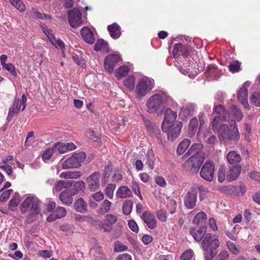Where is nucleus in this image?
Wrapping results in <instances>:
<instances>
[{"label": "nucleus", "instance_id": "f257e3e1", "mask_svg": "<svg viewBox=\"0 0 260 260\" xmlns=\"http://www.w3.org/2000/svg\"><path fill=\"white\" fill-rule=\"evenodd\" d=\"M169 105H171L174 107L178 106V104L174 102L172 98L162 91H159L151 95L147 100L146 104L148 113H155L158 115H161L166 106Z\"/></svg>", "mask_w": 260, "mask_h": 260}, {"label": "nucleus", "instance_id": "f03ea898", "mask_svg": "<svg viewBox=\"0 0 260 260\" xmlns=\"http://www.w3.org/2000/svg\"><path fill=\"white\" fill-rule=\"evenodd\" d=\"M203 145L194 143L189 149L186 155L190 156L185 161L184 167L192 173H197L205 160V154L202 152Z\"/></svg>", "mask_w": 260, "mask_h": 260}, {"label": "nucleus", "instance_id": "7ed1b4c3", "mask_svg": "<svg viewBox=\"0 0 260 260\" xmlns=\"http://www.w3.org/2000/svg\"><path fill=\"white\" fill-rule=\"evenodd\" d=\"M42 202L34 194L26 197L20 206V210L23 213H28L26 221L32 222L35 221L39 215H41Z\"/></svg>", "mask_w": 260, "mask_h": 260}, {"label": "nucleus", "instance_id": "20e7f679", "mask_svg": "<svg viewBox=\"0 0 260 260\" xmlns=\"http://www.w3.org/2000/svg\"><path fill=\"white\" fill-rule=\"evenodd\" d=\"M213 129L217 131L221 142H226L229 140L237 141L240 138L237 124L233 119L231 120L230 127L225 124H218L217 125V129Z\"/></svg>", "mask_w": 260, "mask_h": 260}, {"label": "nucleus", "instance_id": "39448f33", "mask_svg": "<svg viewBox=\"0 0 260 260\" xmlns=\"http://www.w3.org/2000/svg\"><path fill=\"white\" fill-rule=\"evenodd\" d=\"M219 245V241L217 236L210 233H207L205 235L202 241V246L206 260H211L217 254L216 249Z\"/></svg>", "mask_w": 260, "mask_h": 260}, {"label": "nucleus", "instance_id": "423d86ee", "mask_svg": "<svg viewBox=\"0 0 260 260\" xmlns=\"http://www.w3.org/2000/svg\"><path fill=\"white\" fill-rule=\"evenodd\" d=\"M154 87V81L153 79L147 77H143L140 78L138 81L135 92L138 97H143L149 92Z\"/></svg>", "mask_w": 260, "mask_h": 260}, {"label": "nucleus", "instance_id": "0eeeda50", "mask_svg": "<svg viewBox=\"0 0 260 260\" xmlns=\"http://www.w3.org/2000/svg\"><path fill=\"white\" fill-rule=\"evenodd\" d=\"M85 158L86 154L84 152L74 153L62 163V167L64 169L78 168Z\"/></svg>", "mask_w": 260, "mask_h": 260}, {"label": "nucleus", "instance_id": "6e6552de", "mask_svg": "<svg viewBox=\"0 0 260 260\" xmlns=\"http://www.w3.org/2000/svg\"><path fill=\"white\" fill-rule=\"evenodd\" d=\"M214 109V112L218 115L215 116L213 119L212 122V129H217V125L219 124L220 121H230V113L221 105L216 106Z\"/></svg>", "mask_w": 260, "mask_h": 260}, {"label": "nucleus", "instance_id": "1a4fd4ad", "mask_svg": "<svg viewBox=\"0 0 260 260\" xmlns=\"http://www.w3.org/2000/svg\"><path fill=\"white\" fill-rule=\"evenodd\" d=\"M182 127V123L178 121L174 123L166 125L165 127H161L162 131L167 134L168 139L170 141H174L180 135Z\"/></svg>", "mask_w": 260, "mask_h": 260}, {"label": "nucleus", "instance_id": "9d476101", "mask_svg": "<svg viewBox=\"0 0 260 260\" xmlns=\"http://www.w3.org/2000/svg\"><path fill=\"white\" fill-rule=\"evenodd\" d=\"M67 15L68 21L72 27L77 28L82 24L81 13L78 8L69 10Z\"/></svg>", "mask_w": 260, "mask_h": 260}, {"label": "nucleus", "instance_id": "9b49d317", "mask_svg": "<svg viewBox=\"0 0 260 260\" xmlns=\"http://www.w3.org/2000/svg\"><path fill=\"white\" fill-rule=\"evenodd\" d=\"M214 171V164L210 160H207L201 168L200 173V176L204 179L208 181H211L213 179Z\"/></svg>", "mask_w": 260, "mask_h": 260}, {"label": "nucleus", "instance_id": "f8f14e48", "mask_svg": "<svg viewBox=\"0 0 260 260\" xmlns=\"http://www.w3.org/2000/svg\"><path fill=\"white\" fill-rule=\"evenodd\" d=\"M117 221V216L113 214H107L105 217L104 222H99V229L104 232H109L112 229V225Z\"/></svg>", "mask_w": 260, "mask_h": 260}, {"label": "nucleus", "instance_id": "ddd939ff", "mask_svg": "<svg viewBox=\"0 0 260 260\" xmlns=\"http://www.w3.org/2000/svg\"><path fill=\"white\" fill-rule=\"evenodd\" d=\"M249 85L250 82H245L237 92L238 100L245 108L249 107L248 103V87Z\"/></svg>", "mask_w": 260, "mask_h": 260}, {"label": "nucleus", "instance_id": "4468645a", "mask_svg": "<svg viewBox=\"0 0 260 260\" xmlns=\"http://www.w3.org/2000/svg\"><path fill=\"white\" fill-rule=\"evenodd\" d=\"M120 60L121 57L118 54H109L105 59L104 66L105 69L109 73H112L115 64Z\"/></svg>", "mask_w": 260, "mask_h": 260}, {"label": "nucleus", "instance_id": "2eb2a0df", "mask_svg": "<svg viewBox=\"0 0 260 260\" xmlns=\"http://www.w3.org/2000/svg\"><path fill=\"white\" fill-rule=\"evenodd\" d=\"M101 174L99 172H94L86 178V182L91 191L97 190L100 187Z\"/></svg>", "mask_w": 260, "mask_h": 260}, {"label": "nucleus", "instance_id": "dca6fc26", "mask_svg": "<svg viewBox=\"0 0 260 260\" xmlns=\"http://www.w3.org/2000/svg\"><path fill=\"white\" fill-rule=\"evenodd\" d=\"M141 218L149 229L153 230L156 228L157 220L152 213L145 211L141 216Z\"/></svg>", "mask_w": 260, "mask_h": 260}, {"label": "nucleus", "instance_id": "f3484780", "mask_svg": "<svg viewBox=\"0 0 260 260\" xmlns=\"http://www.w3.org/2000/svg\"><path fill=\"white\" fill-rule=\"evenodd\" d=\"M165 117L163 120L161 127H165L166 125L174 123L177 118V113L172 111L170 108H168L165 110Z\"/></svg>", "mask_w": 260, "mask_h": 260}, {"label": "nucleus", "instance_id": "a211bd4d", "mask_svg": "<svg viewBox=\"0 0 260 260\" xmlns=\"http://www.w3.org/2000/svg\"><path fill=\"white\" fill-rule=\"evenodd\" d=\"M66 213L67 211L64 208L58 206L56 208L53 213L47 218V221L48 222H51L56 219L63 217L66 216Z\"/></svg>", "mask_w": 260, "mask_h": 260}, {"label": "nucleus", "instance_id": "6ab92c4d", "mask_svg": "<svg viewBox=\"0 0 260 260\" xmlns=\"http://www.w3.org/2000/svg\"><path fill=\"white\" fill-rule=\"evenodd\" d=\"M197 202V194L188 192L184 198V205L188 209H193Z\"/></svg>", "mask_w": 260, "mask_h": 260}, {"label": "nucleus", "instance_id": "aec40b11", "mask_svg": "<svg viewBox=\"0 0 260 260\" xmlns=\"http://www.w3.org/2000/svg\"><path fill=\"white\" fill-rule=\"evenodd\" d=\"M81 35L83 40L87 43L92 44L95 41L94 35L91 30L87 27L81 29Z\"/></svg>", "mask_w": 260, "mask_h": 260}, {"label": "nucleus", "instance_id": "412c9836", "mask_svg": "<svg viewBox=\"0 0 260 260\" xmlns=\"http://www.w3.org/2000/svg\"><path fill=\"white\" fill-rule=\"evenodd\" d=\"M194 110V105L191 103H187L181 108L179 116L182 119L185 118L187 116L192 115Z\"/></svg>", "mask_w": 260, "mask_h": 260}, {"label": "nucleus", "instance_id": "4be33fe9", "mask_svg": "<svg viewBox=\"0 0 260 260\" xmlns=\"http://www.w3.org/2000/svg\"><path fill=\"white\" fill-rule=\"evenodd\" d=\"M206 232V226H202L197 231L193 228L190 229V234L192 236L194 239L198 242L200 241L205 236Z\"/></svg>", "mask_w": 260, "mask_h": 260}, {"label": "nucleus", "instance_id": "5701e85b", "mask_svg": "<svg viewBox=\"0 0 260 260\" xmlns=\"http://www.w3.org/2000/svg\"><path fill=\"white\" fill-rule=\"evenodd\" d=\"M54 148L56 149L60 153H64L68 151L75 149L76 145L72 142L59 143L54 145Z\"/></svg>", "mask_w": 260, "mask_h": 260}, {"label": "nucleus", "instance_id": "b1692460", "mask_svg": "<svg viewBox=\"0 0 260 260\" xmlns=\"http://www.w3.org/2000/svg\"><path fill=\"white\" fill-rule=\"evenodd\" d=\"M75 211L78 212L84 213L87 211V204L83 198L77 200L74 205Z\"/></svg>", "mask_w": 260, "mask_h": 260}, {"label": "nucleus", "instance_id": "393cba45", "mask_svg": "<svg viewBox=\"0 0 260 260\" xmlns=\"http://www.w3.org/2000/svg\"><path fill=\"white\" fill-rule=\"evenodd\" d=\"M108 30L110 36L114 39H117L121 36L120 27L116 23L108 25Z\"/></svg>", "mask_w": 260, "mask_h": 260}, {"label": "nucleus", "instance_id": "a878e982", "mask_svg": "<svg viewBox=\"0 0 260 260\" xmlns=\"http://www.w3.org/2000/svg\"><path fill=\"white\" fill-rule=\"evenodd\" d=\"M241 172V167L236 166L229 170L226 173V179L228 181H232L236 179Z\"/></svg>", "mask_w": 260, "mask_h": 260}, {"label": "nucleus", "instance_id": "bb28decb", "mask_svg": "<svg viewBox=\"0 0 260 260\" xmlns=\"http://www.w3.org/2000/svg\"><path fill=\"white\" fill-rule=\"evenodd\" d=\"M72 196L70 192L67 191H63L59 194V198L62 204L70 206L72 205L73 201Z\"/></svg>", "mask_w": 260, "mask_h": 260}, {"label": "nucleus", "instance_id": "cd10ccee", "mask_svg": "<svg viewBox=\"0 0 260 260\" xmlns=\"http://www.w3.org/2000/svg\"><path fill=\"white\" fill-rule=\"evenodd\" d=\"M228 162L231 164H236L240 162L241 157L235 151H231L226 155Z\"/></svg>", "mask_w": 260, "mask_h": 260}, {"label": "nucleus", "instance_id": "c85d7f7f", "mask_svg": "<svg viewBox=\"0 0 260 260\" xmlns=\"http://www.w3.org/2000/svg\"><path fill=\"white\" fill-rule=\"evenodd\" d=\"M117 196L119 198H126L132 196V192L127 186L119 187L116 192Z\"/></svg>", "mask_w": 260, "mask_h": 260}, {"label": "nucleus", "instance_id": "c756f323", "mask_svg": "<svg viewBox=\"0 0 260 260\" xmlns=\"http://www.w3.org/2000/svg\"><path fill=\"white\" fill-rule=\"evenodd\" d=\"M85 188V183L83 181H78L76 182L70 189V192L71 195H76L80 191H83Z\"/></svg>", "mask_w": 260, "mask_h": 260}, {"label": "nucleus", "instance_id": "7c9ffc66", "mask_svg": "<svg viewBox=\"0 0 260 260\" xmlns=\"http://www.w3.org/2000/svg\"><path fill=\"white\" fill-rule=\"evenodd\" d=\"M191 143L190 140L184 139L178 145L177 149V153L178 155H181L187 150Z\"/></svg>", "mask_w": 260, "mask_h": 260}, {"label": "nucleus", "instance_id": "2f4dec72", "mask_svg": "<svg viewBox=\"0 0 260 260\" xmlns=\"http://www.w3.org/2000/svg\"><path fill=\"white\" fill-rule=\"evenodd\" d=\"M90 253L95 257V260H106L102 248L98 245L91 249Z\"/></svg>", "mask_w": 260, "mask_h": 260}, {"label": "nucleus", "instance_id": "473e14b6", "mask_svg": "<svg viewBox=\"0 0 260 260\" xmlns=\"http://www.w3.org/2000/svg\"><path fill=\"white\" fill-rule=\"evenodd\" d=\"M94 47V50L96 51H101L106 53L109 51L108 43L102 39L98 40Z\"/></svg>", "mask_w": 260, "mask_h": 260}, {"label": "nucleus", "instance_id": "72a5a7b5", "mask_svg": "<svg viewBox=\"0 0 260 260\" xmlns=\"http://www.w3.org/2000/svg\"><path fill=\"white\" fill-rule=\"evenodd\" d=\"M112 203L109 200L106 199L104 200L101 206L98 210V212L101 215L105 214L109 212L111 209Z\"/></svg>", "mask_w": 260, "mask_h": 260}, {"label": "nucleus", "instance_id": "f704fd0d", "mask_svg": "<svg viewBox=\"0 0 260 260\" xmlns=\"http://www.w3.org/2000/svg\"><path fill=\"white\" fill-rule=\"evenodd\" d=\"M82 173L80 171H68L61 173L59 177L64 179H78L82 176Z\"/></svg>", "mask_w": 260, "mask_h": 260}, {"label": "nucleus", "instance_id": "c9c22d12", "mask_svg": "<svg viewBox=\"0 0 260 260\" xmlns=\"http://www.w3.org/2000/svg\"><path fill=\"white\" fill-rule=\"evenodd\" d=\"M27 13H29L31 16L35 19H50V16L41 13L38 11V10L36 8H32L31 10L29 12H27Z\"/></svg>", "mask_w": 260, "mask_h": 260}, {"label": "nucleus", "instance_id": "e433bc0d", "mask_svg": "<svg viewBox=\"0 0 260 260\" xmlns=\"http://www.w3.org/2000/svg\"><path fill=\"white\" fill-rule=\"evenodd\" d=\"M123 84L129 91H133L135 86V77L133 75L129 76L123 81Z\"/></svg>", "mask_w": 260, "mask_h": 260}, {"label": "nucleus", "instance_id": "4c0bfd02", "mask_svg": "<svg viewBox=\"0 0 260 260\" xmlns=\"http://www.w3.org/2000/svg\"><path fill=\"white\" fill-rule=\"evenodd\" d=\"M207 218V215L203 211L198 213L193 219V223L196 225H199L203 223Z\"/></svg>", "mask_w": 260, "mask_h": 260}, {"label": "nucleus", "instance_id": "58836bf2", "mask_svg": "<svg viewBox=\"0 0 260 260\" xmlns=\"http://www.w3.org/2000/svg\"><path fill=\"white\" fill-rule=\"evenodd\" d=\"M133 206V203L131 200L125 201L122 205V211L125 215H128L131 214Z\"/></svg>", "mask_w": 260, "mask_h": 260}, {"label": "nucleus", "instance_id": "ea45409f", "mask_svg": "<svg viewBox=\"0 0 260 260\" xmlns=\"http://www.w3.org/2000/svg\"><path fill=\"white\" fill-rule=\"evenodd\" d=\"M146 159V164L148 166V167L150 170H152L155 160V156L152 150H149L147 151Z\"/></svg>", "mask_w": 260, "mask_h": 260}, {"label": "nucleus", "instance_id": "a19ab883", "mask_svg": "<svg viewBox=\"0 0 260 260\" xmlns=\"http://www.w3.org/2000/svg\"><path fill=\"white\" fill-rule=\"evenodd\" d=\"M19 202L20 199L19 194L18 193H16L13 196V198L9 202V209L11 211H14L15 208L19 205Z\"/></svg>", "mask_w": 260, "mask_h": 260}, {"label": "nucleus", "instance_id": "79ce46f5", "mask_svg": "<svg viewBox=\"0 0 260 260\" xmlns=\"http://www.w3.org/2000/svg\"><path fill=\"white\" fill-rule=\"evenodd\" d=\"M129 71L128 67L126 66H121L115 71L116 76L120 79L125 76Z\"/></svg>", "mask_w": 260, "mask_h": 260}, {"label": "nucleus", "instance_id": "37998d69", "mask_svg": "<svg viewBox=\"0 0 260 260\" xmlns=\"http://www.w3.org/2000/svg\"><path fill=\"white\" fill-rule=\"evenodd\" d=\"M232 114H230V118H231L233 115H234L237 121H240L243 118V114L242 112L235 106L233 105L232 106ZM232 119L230 118V120Z\"/></svg>", "mask_w": 260, "mask_h": 260}, {"label": "nucleus", "instance_id": "c03bdc74", "mask_svg": "<svg viewBox=\"0 0 260 260\" xmlns=\"http://www.w3.org/2000/svg\"><path fill=\"white\" fill-rule=\"evenodd\" d=\"M116 188L115 184L110 183L108 184L105 189L106 196L109 199H112L113 198L114 191Z\"/></svg>", "mask_w": 260, "mask_h": 260}, {"label": "nucleus", "instance_id": "a18cd8bd", "mask_svg": "<svg viewBox=\"0 0 260 260\" xmlns=\"http://www.w3.org/2000/svg\"><path fill=\"white\" fill-rule=\"evenodd\" d=\"M10 3L20 12H24L25 6L21 0H10Z\"/></svg>", "mask_w": 260, "mask_h": 260}, {"label": "nucleus", "instance_id": "49530a36", "mask_svg": "<svg viewBox=\"0 0 260 260\" xmlns=\"http://www.w3.org/2000/svg\"><path fill=\"white\" fill-rule=\"evenodd\" d=\"M49 41L56 48L59 47L62 49L64 47L63 42L60 39L56 40L54 35L50 36Z\"/></svg>", "mask_w": 260, "mask_h": 260}, {"label": "nucleus", "instance_id": "de8ad7c7", "mask_svg": "<svg viewBox=\"0 0 260 260\" xmlns=\"http://www.w3.org/2000/svg\"><path fill=\"white\" fill-rule=\"evenodd\" d=\"M207 71L211 77H214L215 79L218 78L215 76V74L218 72L216 66L214 64L209 66L207 68Z\"/></svg>", "mask_w": 260, "mask_h": 260}, {"label": "nucleus", "instance_id": "09e8293b", "mask_svg": "<svg viewBox=\"0 0 260 260\" xmlns=\"http://www.w3.org/2000/svg\"><path fill=\"white\" fill-rule=\"evenodd\" d=\"M156 216L158 219L161 222H165L167 219V213L163 210H159L156 213Z\"/></svg>", "mask_w": 260, "mask_h": 260}, {"label": "nucleus", "instance_id": "8fccbe9b", "mask_svg": "<svg viewBox=\"0 0 260 260\" xmlns=\"http://www.w3.org/2000/svg\"><path fill=\"white\" fill-rule=\"evenodd\" d=\"M198 126V121L196 117L192 118L189 121L188 129L192 133H194Z\"/></svg>", "mask_w": 260, "mask_h": 260}, {"label": "nucleus", "instance_id": "3c124183", "mask_svg": "<svg viewBox=\"0 0 260 260\" xmlns=\"http://www.w3.org/2000/svg\"><path fill=\"white\" fill-rule=\"evenodd\" d=\"M67 187V183L65 181L59 180L54 186L53 191V192H59L63 188Z\"/></svg>", "mask_w": 260, "mask_h": 260}, {"label": "nucleus", "instance_id": "603ef678", "mask_svg": "<svg viewBox=\"0 0 260 260\" xmlns=\"http://www.w3.org/2000/svg\"><path fill=\"white\" fill-rule=\"evenodd\" d=\"M176 201L174 200H170L169 202L167 204V208L169 211L170 213L171 214H173L176 212Z\"/></svg>", "mask_w": 260, "mask_h": 260}, {"label": "nucleus", "instance_id": "864d4df0", "mask_svg": "<svg viewBox=\"0 0 260 260\" xmlns=\"http://www.w3.org/2000/svg\"><path fill=\"white\" fill-rule=\"evenodd\" d=\"M53 153V148H49L44 151L42 154V159L46 161L49 160L52 156Z\"/></svg>", "mask_w": 260, "mask_h": 260}, {"label": "nucleus", "instance_id": "5fc2aeb1", "mask_svg": "<svg viewBox=\"0 0 260 260\" xmlns=\"http://www.w3.org/2000/svg\"><path fill=\"white\" fill-rule=\"evenodd\" d=\"M251 100L255 106H260V93L254 92L251 95Z\"/></svg>", "mask_w": 260, "mask_h": 260}, {"label": "nucleus", "instance_id": "6e6d98bb", "mask_svg": "<svg viewBox=\"0 0 260 260\" xmlns=\"http://www.w3.org/2000/svg\"><path fill=\"white\" fill-rule=\"evenodd\" d=\"M7 71L10 72L12 75L14 77L17 76V73L15 70V67L11 63H6L2 66Z\"/></svg>", "mask_w": 260, "mask_h": 260}, {"label": "nucleus", "instance_id": "4d7b16f0", "mask_svg": "<svg viewBox=\"0 0 260 260\" xmlns=\"http://www.w3.org/2000/svg\"><path fill=\"white\" fill-rule=\"evenodd\" d=\"M182 49V45L180 43L176 44L173 47L172 55L174 58H177L181 54L180 50Z\"/></svg>", "mask_w": 260, "mask_h": 260}, {"label": "nucleus", "instance_id": "13d9d810", "mask_svg": "<svg viewBox=\"0 0 260 260\" xmlns=\"http://www.w3.org/2000/svg\"><path fill=\"white\" fill-rule=\"evenodd\" d=\"M229 70L233 72H238L240 70V64L238 61L233 62L229 66Z\"/></svg>", "mask_w": 260, "mask_h": 260}, {"label": "nucleus", "instance_id": "bf43d9fd", "mask_svg": "<svg viewBox=\"0 0 260 260\" xmlns=\"http://www.w3.org/2000/svg\"><path fill=\"white\" fill-rule=\"evenodd\" d=\"M193 251L191 249L185 251L180 256L181 260H190L193 255Z\"/></svg>", "mask_w": 260, "mask_h": 260}, {"label": "nucleus", "instance_id": "052dcab7", "mask_svg": "<svg viewBox=\"0 0 260 260\" xmlns=\"http://www.w3.org/2000/svg\"><path fill=\"white\" fill-rule=\"evenodd\" d=\"M129 228L133 232L137 233L139 232V228L137 223L133 219L129 220L128 223Z\"/></svg>", "mask_w": 260, "mask_h": 260}, {"label": "nucleus", "instance_id": "680f3d73", "mask_svg": "<svg viewBox=\"0 0 260 260\" xmlns=\"http://www.w3.org/2000/svg\"><path fill=\"white\" fill-rule=\"evenodd\" d=\"M12 192H13V190L11 189H8V190L3 192L2 193V194H1V196H0V201L4 202L7 199H8L9 198V197H10V194Z\"/></svg>", "mask_w": 260, "mask_h": 260}, {"label": "nucleus", "instance_id": "e2e57ef3", "mask_svg": "<svg viewBox=\"0 0 260 260\" xmlns=\"http://www.w3.org/2000/svg\"><path fill=\"white\" fill-rule=\"evenodd\" d=\"M227 245L229 249L234 254H237L239 252V250L237 248L235 244L232 242H228Z\"/></svg>", "mask_w": 260, "mask_h": 260}, {"label": "nucleus", "instance_id": "0e129e2a", "mask_svg": "<svg viewBox=\"0 0 260 260\" xmlns=\"http://www.w3.org/2000/svg\"><path fill=\"white\" fill-rule=\"evenodd\" d=\"M92 197L96 202H100L104 199V193L101 191H98L92 194Z\"/></svg>", "mask_w": 260, "mask_h": 260}, {"label": "nucleus", "instance_id": "69168bd1", "mask_svg": "<svg viewBox=\"0 0 260 260\" xmlns=\"http://www.w3.org/2000/svg\"><path fill=\"white\" fill-rule=\"evenodd\" d=\"M41 27L44 32V33L48 37V39H50V36H53L54 35L52 34V31L47 27V26L44 24H41Z\"/></svg>", "mask_w": 260, "mask_h": 260}, {"label": "nucleus", "instance_id": "338daca9", "mask_svg": "<svg viewBox=\"0 0 260 260\" xmlns=\"http://www.w3.org/2000/svg\"><path fill=\"white\" fill-rule=\"evenodd\" d=\"M127 247L121 243L117 242L115 244L114 250L116 251H123L126 250Z\"/></svg>", "mask_w": 260, "mask_h": 260}, {"label": "nucleus", "instance_id": "774afa93", "mask_svg": "<svg viewBox=\"0 0 260 260\" xmlns=\"http://www.w3.org/2000/svg\"><path fill=\"white\" fill-rule=\"evenodd\" d=\"M225 172L223 169H220L218 172V180L221 183L225 179Z\"/></svg>", "mask_w": 260, "mask_h": 260}]
</instances>
